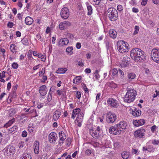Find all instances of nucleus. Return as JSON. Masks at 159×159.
Instances as JSON below:
<instances>
[{"instance_id": "nucleus-46", "label": "nucleus", "mask_w": 159, "mask_h": 159, "mask_svg": "<svg viewBox=\"0 0 159 159\" xmlns=\"http://www.w3.org/2000/svg\"><path fill=\"white\" fill-rule=\"evenodd\" d=\"M84 61L81 60L80 61H79L78 63V65L81 66H84Z\"/></svg>"}, {"instance_id": "nucleus-8", "label": "nucleus", "mask_w": 159, "mask_h": 159, "mask_svg": "<svg viewBox=\"0 0 159 159\" xmlns=\"http://www.w3.org/2000/svg\"><path fill=\"white\" fill-rule=\"evenodd\" d=\"M109 132L112 134L116 135L120 134L121 132L117 125H116L114 126H112L110 127Z\"/></svg>"}, {"instance_id": "nucleus-64", "label": "nucleus", "mask_w": 159, "mask_h": 159, "mask_svg": "<svg viewBox=\"0 0 159 159\" xmlns=\"http://www.w3.org/2000/svg\"><path fill=\"white\" fill-rule=\"evenodd\" d=\"M81 46V45L80 43H77L76 45V47L78 49H80Z\"/></svg>"}, {"instance_id": "nucleus-37", "label": "nucleus", "mask_w": 159, "mask_h": 159, "mask_svg": "<svg viewBox=\"0 0 159 159\" xmlns=\"http://www.w3.org/2000/svg\"><path fill=\"white\" fill-rule=\"evenodd\" d=\"M15 46L14 44H11L10 46L11 51L14 53H16V49H15Z\"/></svg>"}, {"instance_id": "nucleus-18", "label": "nucleus", "mask_w": 159, "mask_h": 159, "mask_svg": "<svg viewBox=\"0 0 159 159\" xmlns=\"http://www.w3.org/2000/svg\"><path fill=\"white\" fill-rule=\"evenodd\" d=\"M116 125L120 129V130H121V132L124 131L127 125L126 123L124 121H120L119 124Z\"/></svg>"}, {"instance_id": "nucleus-45", "label": "nucleus", "mask_w": 159, "mask_h": 159, "mask_svg": "<svg viewBox=\"0 0 159 159\" xmlns=\"http://www.w3.org/2000/svg\"><path fill=\"white\" fill-rule=\"evenodd\" d=\"M18 67V64L16 62H14L12 65V67L14 69H16Z\"/></svg>"}, {"instance_id": "nucleus-59", "label": "nucleus", "mask_w": 159, "mask_h": 159, "mask_svg": "<svg viewBox=\"0 0 159 159\" xmlns=\"http://www.w3.org/2000/svg\"><path fill=\"white\" fill-rule=\"evenodd\" d=\"M83 84L84 85V90L85 91V93H88L89 92L88 89L87 88L86 84Z\"/></svg>"}, {"instance_id": "nucleus-25", "label": "nucleus", "mask_w": 159, "mask_h": 159, "mask_svg": "<svg viewBox=\"0 0 159 159\" xmlns=\"http://www.w3.org/2000/svg\"><path fill=\"white\" fill-rule=\"evenodd\" d=\"M109 34L110 36L113 39H115L116 37L117 32L114 30H110L109 32Z\"/></svg>"}, {"instance_id": "nucleus-13", "label": "nucleus", "mask_w": 159, "mask_h": 159, "mask_svg": "<svg viewBox=\"0 0 159 159\" xmlns=\"http://www.w3.org/2000/svg\"><path fill=\"white\" fill-rule=\"evenodd\" d=\"M59 144L61 145L64 142V140L66 138V134L63 132L61 131L59 133Z\"/></svg>"}, {"instance_id": "nucleus-32", "label": "nucleus", "mask_w": 159, "mask_h": 159, "mask_svg": "<svg viewBox=\"0 0 159 159\" xmlns=\"http://www.w3.org/2000/svg\"><path fill=\"white\" fill-rule=\"evenodd\" d=\"M84 114L82 112L80 113L77 116L76 120L83 121V119Z\"/></svg>"}, {"instance_id": "nucleus-61", "label": "nucleus", "mask_w": 159, "mask_h": 159, "mask_svg": "<svg viewBox=\"0 0 159 159\" xmlns=\"http://www.w3.org/2000/svg\"><path fill=\"white\" fill-rule=\"evenodd\" d=\"M67 36L68 37L72 39L74 38L73 35L70 33L67 34Z\"/></svg>"}, {"instance_id": "nucleus-21", "label": "nucleus", "mask_w": 159, "mask_h": 159, "mask_svg": "<svg viewBox=\"0 0 159 159\" xmlns=\"http://www.w3.org/2000/svg\"><path fill=\"white\" fill-rule=\"evenodd\" d=\"M90 133L94 138L98 139L99 137V133L97 132L96 130L92 129L90 130Z\"/></svg>"}, {"instance_id": "nucleus-51", "label": "nucleus", "mask_w": 159, "mask_h": 159, "mask_svg": "<svg viewBox=\"0 0 159 159\" xmlns=\"http://www.w3.org/2000/svg\"><path fill=\"white\" fill-rule=\"evenodd\" d=\"M5 71H2V73H0V78H3L5 77Z\"/></svg>"}, {"instance_id": "nucleus-62", "label": "nucleus", "mask_w": 159, "mask_h": 159, "mask_svg": "<svg viewBox=\"0 0 159 159\" xmlns=\"http://www.w3.org/2000/svg\"><path fill=\"white\" fill-rule=\"evenodd\" d=\"M157 128V127L155 125H154L151 127V131L153 132Z\"/></svg>"}, {"instance_id": "nucleus-49", "label": "nucleus", "mask_w": 159, "mask_h": 159, "mask_svg": "<svg viewBox=\"0 0 159 159\" xmlns=\"http://www.w3.org/2000/svg\"><path fill=\"white\" fill-rule=\"evenodd\" d=\"M24 145V142H23L19 143L18 144V147L20 149H21L23 148Z\"/></svg>"}, {"instance_id": "nucleus-57", "label": "nucleus", "mask_w": 159, "mask_h": 159, "mask_svg": "<svg viewBox=\"0 0 159 159\" xmlns=\"http://www.w3.org/2000/svg\"><path fill=\"white\" fill-rule=\"evenodd\" d=\"M44 69L45 68H44V71H43V68L42 69V70L40 71L39 72V75L40 76H42V75H43L44 74V73H45V70H44Z\"/></svg>"}, {"instance_id": "nucleus-35", "label": "nucleus", "mask_w": 159, "mask_h": 159, "mask_svg": "<svg viewBox=\"0 0 159 159\" xmlns=\"http://www.w3.org/2000/svg\"><path fill=\"white\" fill-rule=\"evenodd\" d=\"M15 114V111L13 108H11L9 111V116L11 117L14 115Z\"/></svg>"}, {"instance_id": "nucleus-39", "label": "nucleus", "mask_w": 159, "mask_h": 159, "mask_svg": "<svg viewBox=\"0 0 159 159\" xmlns=\"http://www.w3.org/2000/svg\"><path fill=\"white\" fill-rule=\"evenodd\" d=\"M44 55H42L41 54H38V57L39 58H41V60L43 61H45L46 60L45 57L44 58Z\"/></svg>"}, {"instance_id": "nucleus-28", "label": "nucleus", "mask_w": 159, "mask_h": 159, "mask_svg": "<svg viewBox=\"0 0 159 159\" xmlns=\"http://www.w3.org/2000/svg\"><path fill=\"white\" fill-rule=\"evenodd\" d=\"M22 43L26 46H27L29 45V43L28 41V39L26 38L25 37H24L21 41Z\"/></svg>"}, {"instance_id": "nucleus-33", "label": "nucleus", "mask_w": 159, "mask_h": 159, "mask_svg": "<svg viewBox=\"0 0 159 159\" xmlns=\"http://www.w3.org/2000/svg\"><path fill=\"white\" fill-rule=\"evenodd\" d=\"M88 9V15H91L93 12V9L92 6L90 5H88L87 7Z\"/></svg>"}, {"instance_id": "nucleus-15", "label": "nucleus", "mask_w": 159, "mask_h": 159, "mask_svg": "<svg viewBox=\"0 0 159 159\" xmlns=\"http://www.w3.org/2000/svg\"><path fill=\"white\" fill-rule=\"evenodd\" d=\"M39 91L40 95L42 96L46 95L47 92L46 86L45 85H43L39 88Z\"/></svg>"}, {"instance_id": "nucleus-40", "label": "nucleus", "mask_w": 159, "mask_h": 159, "mask_svg": "<svg viewBox=\"0 0 159 159\" xmlns=\"http://www.w3.org/2000/svg\"><path fill=\"white\" fill-rule=\"evenodd\" d=\"M26 113L25 114H22L20 116V119H24V120L25 121L27 120V118L26 116V115H27Z\"/></svg>"}, {"instance_id": "nucleus-60", "label": "nucleus", "mask_w": 159, "mask_h": 159, "mask_svg": "<svg viewBox=\"0 0 159 159\" xmlns=\"http://www.w3.org/2000/svg\"><path fill=\"white\" fill-rule=\"evenodd\" d=\"M159 143V141L156 140H154L152 142V143L154 145H158Z\"/></svg>"}, {"instance_id": "nucleus-48", "label": "nucleus", "mask_w": 159, "mask_h": 159, "mask_svg": "<svg viewBox=\"0 0 159 159\" xmlns=\"http://www.w3.org/2000/svg\"><path fill=\"white\" fill-rule=\"evenodd\" d=\"M106 47L107 50H108L111 45L110 43L109 42L107 41L105 42Z\"/></svg>"}, {"instance_id": "nucleus-55", "label": "nucleus", "mask_w": 159, "mask_h": 159, "mask_svg": "<svg viewBox=\"0 0 159 159\" xmlns=\"http://www.w3.org/2000/svg\"><path fill=\"white\" fill-rule=\"evenodd\" d=\"M118 71L117 69H114L113 70V75H116L117 74Z\"/></svg>"}, {"instance_id": "nucleus-5", "label": "nucleus", "mask_w": 159, "mask_h": 159, "mask_svg": "<svg viewBox=\"0 0 159 159\" xmlns=\"http://www.w3.org/2000/svg\"><path fill=\"white\" fill-rule=\"evenodd\" d=\"M107 14L110 20L111 21H114L117 18V11L114 8H109L107 10Z\"/></svg>"}, {"instance_id": "nucleus-7", "label": "nucleus", "mask_w": 159, "mask_h": 159, "mask_svg": "<svg viewBox=\"0 0 159 159\" xmlns=\"http://www.w3.org/2000/svg\"><path fill=\"white\" fill-rule=\"evenodd\" d=\"M116 119V116L115 113L109 112L106 115V120L109 123H113Z\"/></svg>"}, {"instance_id": "nucleus-30", "label": "nucleus", "mask_w": 159, "mask_h": 159, "mask_svg": "<svg viewBox=\"0 0 159 159\" xmlns=\"http://www.w3.org/2000/svg\"><path fill=\"white\" fill-rule=\"evenodd\" d=\"M15 119L13 118L12 119L10 120L8 123H6L4 125V126L6 128L10 126L11 124L13 123L15 121Z\"/></svg>"}, {"instance_id": "nucleus-34", "label": "nucleus", "mask_w": 159, "mask_h": 159, "mask_svg": "<svg viewBox=\"0 0 159 159\" xmlns=\"http://www.w3.org/2000/svg\"><path fill=\"white\" fill-rule=\"evenodd\" d=\"M73 48L72 47H69L66 49V52L70 55H71L73 53L72 50Z\"/></svg>"}, {"instance_id": "nucleus-58", "label": "nucleus", "mask_w": 159, "mask_h": 159, "mask_svg": "<svg viewBox=\"0 0 159 159\" xmlns=\"http://www.w3.org/2000/svg\"><path fill=\"white\" fill-rule=\"evenodd\" d=\"M93 2L96 5H99L101 0H93Z\"/></svg>"}, {"instance_id": "nucleus-17", "label": "nucleus", "mask_w": 159, "mask_h": 159, "mask_svg": "<svg viewBox=\"0 0 159 159\" xmlns=\"http://www.w3.org/2000/svg\"><path fill=\"white\" fill-rule=\"evenodd\" d=\"M61 110L60 109L57 110L54 112L53 115V119L54 121L57 120L61 115Z\"/></svg>"}, {"instance_id": "nucleus-47", "label": "nucleus", "mask_w": 159, "mask_h": 159, "mask_svg": "<svg viewBox=\"0 0 159 159\" xmlns=\"http://www.w3.org/2000/svg\"><path fill=\"white\" fill-rule=\"evenodd\" d=\"M117 9L120 12H121L123 10V7L121 5H119L117 6Z\"/></svg>"}, {"instance_id": "nucleus-43", "label": "nucleus", "mask_w": 159, "mask_h": 159, "mask_svg": "<svg viewBox=\"0 0 159 159\" xmlns=\"http://www.w3.org/2000/svg\"><path fill=\"white\" fill-rule=\"evenodd\" d=\"M36 114V111L35 109H31L30 108V110L28 113H26L27 114H29L31 113Z\"/></svg>"}, {"instance_id": "nucleus-38", "label": "nucleus", "mask_w": 159, "mask_h": 159, "mask_svg": "<svg viewBox=\"0 0 159 159\" xmlns=\"http://www.w3.org/2000/svg\"><path fill=\"white\" fill-rule=\"evenodd\" d=\"M139 27L138 26H135L134 28V31L133 33V35H135L136 34H137L139 30Z\"/></svg>"}, {"instance_id": "nucleus-9", "label": "nucleus", "mask_w": 159, "mask_h": 159, "mask_svg": "<svg viewBox=\"0 0 159 159\" xmlns=\"http://www.w3.org/2000/svg\"><path fill=\"white\" fill-rule=\"evenodd\" d=\"M60 15L62 18L64 19H67L69 16V11L67 7L63 8L61 10Z\"/></svg>"}, {"instance_id": "nucleus-3", "label": "nucleus", "mask_w": 159, "mask_h": 159, "mask_svg": "<svg viewBox=\"0 0 159 159\" xmlns=\"http://www.w3.org/2000/svg\"><path fill=\"white\" fill-rule=\"evenodd\" d=\"M117 47L119 51L121 53L128 52L129 50L128 43L123 41H119L117 43Z\"/></svg>"}, {"instance_id": "nucleus-11", "label": "nucleus", "mask_w": 159, "mask_h": 159, "mask_svg": "<svg viewBox=\"0 0 159 159\" xmlns=\"http://www.w3.org/2000/svg\"><path fill=\"white\" fill-rule=\"evenodd\" d=\"M107 103L112 107L116 108L118 106V102L115 99L110 98L107 101Z\"/></svg>"}, {"instance_id": "nucleus-50", "label": "nucleus", "mask_w": 159, "mask_h": 159, "mask_svg": "<svg viewBox=\"0 0 159 159\" xmlns=\"http://www.w3.org/2000/svg\"><path fill=\"white\" fill-rule=\"evenodd\" d=\"M27 133L25 130L23 131L22 133L21 136L22 137H26L27 136Z\"/></svg>"}, {"instance_id": "nucleus-16", "label": "nucleus", "mask_w": 159, "mask_h": 159, "mask_svg": "<svg viewBox=\"0 0 159 159\" xmlns=\"http://www.w3.org/2000/svg\"><path fill=\"white\" fill-rule=\"evenodd\" d=\"M145 123V120L143 119L136 120H133V123L134 126L138 127L144 125Z\"/></svg>"}, {"instance_id": "nucleus-52", "label": "nucleus", "mask_w": 159, "mask_h": 159, "mask_svg": "<svg viewBox=\"0 0 159 159\" xmlns=\"http://www.w3.org/2000/svg\"><path fill=\"white\" fill-rule=\"evenodd\" d=\"M76 97L78 99H80L81 97V93L80 92L77 91L76 93Z\"/></svg>"}, {"instance_id": "nucleus-31", "label": "nucleus", "mask_w": 159, "mask_h": 159, "mask_svg": "<svg viewBox=\"0 0 159 159\" xmlns=\"http://www.w3.org/2000/svg\"><path fill=\"white\" fill-rule=\"evenodd\" d=\"M135 75L134 73H131L128 74L127 77L130 80L134 79L135 77Z\"/></svg>"}, {"instance_id": "nucleus-23", "label": "nucleus", "mask_w": 159, "mask_h": 159, "mask_svg": "<svg viewBox=\"0 0 159 159\" xmlns=\"http://www.w3.org/2000/svg\"><path fill=\"white\" fill-rule=\"evenodd\" d=\"M20 159H31V156L28 153L24 152L20 156Z\"/></svg>"}, {"instance_id": "nucleus-12", "label": "nucleus", "mask_w": 159, "mask_h": 159, "mask_svg": "<svg viewBox=\"0 0 159 159\" xmlns=\"http://www.w3.org/2000/svg\"><path fill=\"white\" fill-rule=\"evenodd\" d=\"M71 23L68 21H65L61 23L59 25V29L61 30H63L66 29L68 26H70Z\"/></svg>"}, {"instance_id": "nucleus-44", "label": "nucleus", "mask_w": 159, "mask_h": 159, "mask_svg": "<svg viewBox=\"0 0 159 159\" xmlns=\"http://www.w3.org/2000/svg\"><path fill=\"white\" fill-rule=\"evenodd\" d=\"M71 139L70 138H68L66 139V144L67 145H68V146H69L71 144Z\"/></svg>"}, {"instance_id": "nucleus-22", "label": "nucleus", "mask_w": 159, "mask_h": 159, "mask_svg": "<svg viewBox=\"0 0 159 159\" xmlns=\"http://www.w3.org/2000/svg\"><path fill=\"white\" fill-rule=\"evenodd\" d=\"M69 42L68 39L66 38H64L61 39L59 42V44L62 46L66 45L68 44Z\"/></svg>"}, {"instance_id": "nucleus-24", "label": "nucleus", "mask_w": 159, "mask_h": 159, "mask_svg": "<svg viewBox=\"0 0 159 159\" xmlns=\"http://www.w3.org/2000/svg\"><path fill=\"white\" fill-rule=\"evenodd\" d=\"M33 21V19L30 16L26 17L25 20V23L28 25H31Z\"/></svg>"}, {"instance_id": "nucleus-20", "label": "nucleus", "mask_w": 159, "mask_h": 159, "mask_svg": "<svg viewBox=\"0 0 159 159\" xmlns=\"http://www.w3.org/2000/svg\"><path fill=\"white\" fill-rule=\"evenodd\" d=\"M39 143L38 141H35L34 144V151L35 154H38L39 152Z\"/></svg>"}, {"instance_id": "nucleus-2", "label": "nucleus", "mask_w": 159, "mask_h": 159, "mask_svg": "<svg viewBox=\"0 0 159 159\" xmlns=\"http://www.w3.org/2000/svg\"><path fill=\"white\" fill-rule=\"evenodd\" d=\"M136 95V91L134 89L128 90L124 98V101L128 103L134 101Z\"/></svg>"}, {"instance_id": "nucleus-14", "label": "nucleus", "mask_w": 159, "mask_h": 159, "mask_svg": "<svg viewBox=\"0 0 159 159\" xmlns=\"http://www.w3.org/2000/svg\"><path fill=\"white\" fill-rule=\"evenodd\" d=\"M57 134L54 132L51 133L48 136L49 142L51 143H55L57 140Z\"/></svg>"}, {"instance_id": "nucleus-6", "label": "nucleus", "mask_w": 159, "mask_h": 159, "mask_svg": "<svg viewBox=\"0 0 159 159\" xmlns=\"http://www.w3.org/2000/svg\"><path fill=\"white\" fill-rule=\"evenodd\" d=\"M151 56L153 60L159 63V48H155L152 49L151 51Z\"/></svg>"}, {"instance_id": "nucleus-42", "label": "nucleus", "mask_w": 159, "mask_h": 159, "mask_svg": "<svg viewBox=\"0 0 159 159\" xmlns=\"http://www.w3.org/2000/svg\"><path fill=\"white\" fill-rule=\"evenodd\" d=\"M82 121H83L76 120L75 121V123L78 126L80 127L81 126V123Z\"/></svg>"}, {"instance_id": "nucleus-19", "label": "nucleus", "mask_w": 159, "mask_h": 159, "mask_svg": "<svg viewBox=\"0 0 159 159\" xmlns=\"http://www.w3.org/2000/svg\"><path fill=\"white\" fill-rule=\"evenodd\" d=\"M131 113L132 115L135 117H138L141 114L140 110L135 108L132 110Z\"/></svg>"}, {"instance_id": "nucleus-63", "label": "nucleus", "mask_w": 159, "mask_h": 159, "mask_svg": "<svg viewBox=\"0 0 159 159\" xmlns=\"http://www.w3.org/2000/svg\"><path fill=\"white\" fill-rule=\"evenodd\" d=\"M76 80V83H77L79 81H80L81 80V77L80 76H76L75 78Z\"/></svg>"}, {"instance_id": "nucleus-27", "label": "nucleus", "mask_w": 159, "mask_h": 159, "mask_svg": "<svg viewBox=\"0 0 159 159\" xmlns=\"http://www.w3.org/2000/svg\"><path fill=\"white\" fill-rule=\"evenodd\" d=\"M129 58L127 57H125L123 58L122 61L123 65L125 66H127L129 64Z\"/></svg>"}, {"instance_id": "nucleus-29", "label": "nucleus", "mask_w": 159, "mask_h": 159, "mask_svg": "<svg viewBox=\"0 0 159 159\" xmlns=\"http://www.w3.org/2000/svg\"><path fill=\"white\" fill-rule=\"evenodd\" d=\"M121 156L124 159H127L129 156V153L126 152H123L121 153Z\"/></svg>"}, {"instance_id": "nucleus-4", "label": "nucleus", "mask_w": 159, "mask_h": 159, "mask_svg": "<svg viewBox=\"0 0 159 159\" xmlns=\"http://www.w3.org/2000/svg\"><path fill=\"white\" fill-rule=\"evenodd\" d=\"M4 155L5 156L10 157L13 156L16 152V149L14 146L9 145L6 146L3 150Z\"/></svg>"}, {"instance_id": "nucleus-10", "label": "nucleus", "mask_w": 159, "mask_h": 159, "mask_svg": "<svg viewBox=\"0 0 159 159\" xmlns=\"http://www.w3.org/2000/svg\"><path fill=\"white\" fill-rule=\"evenodd\" d=\"M145 130L144 129H141L135 131L134 134L135 137L138 139H140L143 138L144 136Z\"/></svg>"}, {"instance_id": "nucleus-56", "label": "nucleus", "mask_w": 159, "mask_h": 159, "mask_svg": "<svg viewBox=\"0 0 159 159\" xmlns=\"http://www.w3.org/2000/svg\"><path fill=\"white\" fill-rule=\"evenodd\" d=\"M148 0H143L141 2V5L145 6L147 3Z\"/></svg>"}, {"instance_id": "nucleus-26", "label": "nucleus", "mask_w": 159, "mask_h": 159, "mask_svg": "<svg viewBox=\"0 0 159 159\" xmlns=\"http://www.w3.org/2000/svg\"><path fill=\"white\" fill-rule=\"evenodd\" d=\"M67 70V69L66 68H59L58 70L56 71V73L57 74H64L65 73Z\"/></svg>"}, {"instance_id": "nucleus-54", "label": "nucleus", "mask_w": 159, "mask_h": 159, "mask_svg": "<svg viewBox=\"0 0 159 159\" xmlns=\"http://www.w3.org/2000/svg\"><path fill=\"white\" fill-rule=\"evenodd\" d=\"M7 26L9 28H11L13 26V23L12 22H9L8 23Z\"/></svg>"}, {"instance_id": "nucleus-53", "label": "nucleus", "mask_w": 159, "mask_h": 159, "mask_svg": "<svg viewBox=\"0 0 159 159\" xmlns=\"http://www.w3.org/2000/svg\"><path fill=\"white\" fill-rule=\"evenodd\" d=\"M52 94H51V93H49L48 98V102H50L52 100Z\"/></svg>"}, {"instance_id": "nucleus-36", "label": "nucleus", "mask_w": 159, "mask_h": 159, "mask_svg": "<svg viewBox=\"0 0 159 159\" xmlns=\"http://www.w3.org/2000/svg\"><path fill=\"white\" fill-rule=\"evenodd\" d=\"M18 129V127L17 126L14 125L10 129L9 131L11 133H12L13 132H15Z\"/></svg>"}, {"instance_id": "nucleus-1", "label": "nucleus", "mask_w": 159, "mask_h": 159, "mask_svg": "<svg viewBox=\"0 0 159 159\" xmlns=\"http://www.w3.org/2000/svg\"><path fill=\"white\" fill-rule=\"evenodd\" d=\"M130 56L133 59L138 62H143L146 60L145 53L139 48H135L133 49L130 52Z\"/></svg>"}, {"instance_id": "nucleus-41", "label": "nucleus", "mask_w": 159, "mask_h": 159, "mask_svg": "<svg viewBox=\"0 0 159 159\" xmlns=\"http://www.w3.org/2000/svg\"><path fill=\"white\" fill-rule=\"evenodd\" d=\"M81 110L80 109L78 108L73 110V113H74L77 115H78L80 113Z\"/></svg>"}]
</instances>
